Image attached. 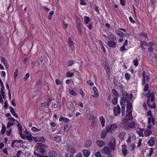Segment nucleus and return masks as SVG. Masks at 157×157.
I'll return each instance as SVG.
<instances>
[{
	"label": "nucleus",
	"mask_w": 157,
	"mask_h": 157,
	"mask_svg": "<svg viewBox=\"0 0 157 157\" xmlns=\"http://www.w3.org/2000/svg\"><path fill=\"white\" fill-rule=\"evenodd\" d=\"M155 92H154L151 93L150 90H149L148 91L146 95V96L147 97V104L151 108H155L156 105L155 102H153L152 105H151L150 103V100L151 102H153L155 100Z\"/></svg>",
	"instance_id": "obj_1"
},
{
	"label": "nucleus",
	"mask_w": 157,
	"mask_h": 157,
	"mask_svg": "<svg viewBox=\"0 0 157 157\" xmlns=\"http://www.w3.org/2000/svg\"><path fill=\"white\" fill-rule=\"evenodd\" d=\"M126 112H127V113L125 116V117L122 120V121L123 122V124H124L125 123L127 122L130 120L132 119V110H131L129 111L128 110H126Z\"/></svg>",
	"instance_id": "obj_2"
},
{
	"label": "nucleus",
	"mask_w": 157,
	"mask_h": 157,
	"mask_svg": "<svg viewBox=\"0 0 157 157\" xmlns=\"http://www.w3.org/2000/svg\"><path fill=\"white\" fill-rule=\"evenodd\" d=\"M113 110L115 116L117 117L121 113V108L119 105L113 108Z\"/></svg>",
	"instance_id": "obj_3"
},
{
	"label": "nucleus",
	"mask_w": 157,
	"mask_h": 157,
	"mask_svg": "<svg viewBox=\"0 0 157 157\" xmlns=\"http://www.w3.org/2000/svg\"><path fill=\"white\" fill-rule=\"evenodd\" d=\"M129 100L125 99V98L122 97L120 100V104L121 107V111H125V102L128 101Z\"/></svg>",
	"instance_id": "obj_4"
},
{
	"label": "nucleus",
	"mask_w": 157,
	"mask_h": 157,
	"mask_svg": "<svg viewBox=\"0 0 157 157\" xmlns=\"http://www.w3.org/2000/svg\"><path fill=\"white\" fill-rule=\"evenodd\" d=\"M116 141L114 138H112L110 140L109 144L111 150H114L115 148Z\"/></svg>",
	"instance_id": "obj_5"
},
{
	"label": "nucleus",
	"mask_w": 157,
	"mask_h": 157,
	"mask_svg": "<svg viewBox=\"0 0 157 157\" xmlns=\"http://www.w3.org/2000/svg\"><path fill=\"white\" fill-rule=\"evenodd\" d=\"M117 44V43L114 41L108 40L107 43V44L109 47L113 48L116 47Z\"/></svg>",
	"instance_id": "obj_6"
},
{
	"label": "nucleus",
	"mask_w": 157,
	"mask_h": 157,
	"mask_svg": "<svg viewBox=\"0 0 157 157\" xmlns=\"http://www.w3.org/2000/svg\"><path fill=\"white\" fill-rule=\"evenodd\" d=\"M67 107L70 110H71L74 108L73 103L71 101H68L66 103Z\"/></svg>",
	"instance_id": "obj_7"
},
{
	"label": "nucleus",
	"mask_w": 157,
	"mask_h": 157,
	"mask_svg": "<svg viewBox=\"0 0 157 157\" xmlns=\"http://www.w3.org/2000/svg\"><path fill=\"white\" fill-rule=\"evenodd\" d=\"M33 139L35 142L42 141L43 142H45V140L43 136L41 137H34L33 138Z\"/></svg>",
	"instance_id": "obj_8"
},
{
	"label": "nucleus",
	"mask_w": 157,
	"mask_h": 157,
	"mask_svg": "<svg viewBox=\"0 0 157 157\" xmlns=\"http://www.w3.org/2000/svg\"><path fill=\"white\" fill-rule=\"evenodd\" d=\"M111 149H109V147L107 146H105L103 148L102 151L106 154L109 155L111 154Z\"/></svg>",
	"instance_id": "obj_9"
},
{
	"label": "nucleus",
	"mask_w": 157,
	"mask_h": 157,
	"mask_svg": "<svg viewBox=\"0 0 157 157\" xmlns=\"http://www.w3.org/2000/svg\"><path fill=\"white\" fill-rule=\"evenodd\" d=\"M155 138L154 137L151 138L147 142V144L150 146H152L155 144Z\"/></svg>",
	"instance_id": "obj_10"
},
{
	"label": "nucleus",
	"mask_w": 157,
	"mask_h": 157,
	"mask_svg": "<svg viewBox=\"0 0 157 157\" xmlns=\"http://www.w3.org/2000/svg\"><path fill=\"white\" fill-rule=\"evenodd\" d=\"M149 58L153 62H155L156 60V58L155 53H152L149 54Z\"/></svg>",
	"instance_id": "obj_11"
},
{
	"label": "nucleus",
	"mask_w": 157,
	"mask_h": 157,
	"mask_svg": "<svg viewBox=\"0 0 157 157\" xmlns=\"http://www.w3.org/2000/svg\"><path fill=\"white\" fill-rule=\"evenodd\" d=\"M68 151L72 154H74L76 152L75 148L71 145L69 146L68 148Z\"/></svg>",
	"instance_id": "obj_12"
},
{
	"label": "nucleus",
	"mask_w": 157,
	"mask_h": 157,
	"mask_svg": "<svg viewBox=\"0 0 157 157\" xmlns=\"http://www.w3.org/2000/svg\"><path fill=\"white\" fill-rule=\"evenodd\" d=\"M48 155L51 157H56L57 155L56 152L53 150L49 151L48 153Z\"/></svg>",
	"instance_id": "obj_13"
},
{
	"label": "nucleus",
	"mask_w": 157,
	"mask_h": 157,
	"mask_svg": "<svg viewBox=\"0 0 157 157\" xmlns=\"http://www.w3.org/2000/svg\"><path fill=\"white\" fill-rule=\"evenodd\" d=\"M96 143L98 145L99 147L103 146L105 143L104 141L101 140H97Z\"/></svg>",
	"instance_id": "obj_14"
},
{
	"label": "nucleus",
	"mask_w": 157,
	"mask_h": 157,
	"mask_svg": "<svg viewBox=\"0 0 157 157\" xmlns=\"http://www.w3.org/2000/svg\"><path fill=\"white\" fill-rule=\"evenodd\" d=\"M82 152L83 155L85 157H88L90 154V151L87 150H83Z\"/></svg>",
	"instance_id": "obj_15"
},
{
	"label": "nucleus",
	"mask_w": 157,
	"mask_h": 157,
	"mask_svg": "<svg viewBox=\"0 0 157 157\" xmlns=\"http://www.w3.org/2000/svg\"><path fill=\"white\" fill-rule=\"evenodd\" d=\"M110 40L115 41L116 39V37L113 34H109L107 37Z\"/></svg>",
	"instance_id": "obj_16"
},
{
	"label": "nucleus",
	"mask_w": 157,
	"mask_h": 157,
	"mask_svg": "<svg viewBox=\"0 0 157 157\" xmlns=\"http://www.w3.org/2000/svg\"><path fill=\"white\" fill-rule=\"evenodd\" d=\"M10 109V112L12 113V115L15 117L16 118H18V115L15 112V110L14 108L11 106L9 107Z\"/></svg>",
	"instance_id": "obj_17"
},
{
	"label": "nucleus",
	"mask_w": 157,
	"mask_h": 157,
	"mask_svg": "<svg viewBox=\"0 0 157 157\" xmlns=\"http://www.w3.org/2000/svg\"><path fill=\"white\" fill-rule=\"evenodd\" d=\"M152 131L149 129H146L145 130L144 132V136H149L152 133Z\"/></svg>",
	"instance_id": "obj_18"
},
{
	"label": "nucleus",
	"mask_w": 157,
	"mask_h": 157,
	"mask_svg": "<svg viewBox=\"0 0 157 157\" xmlns=\"http://www.w3.org/2000/svg\"><path fill=\"white\" fill-rule=\"evenodd\" d=\"M146 72L145 71H144L142 73V85H144L145 84V77H146Z\"/></svg>",
	"instance_id": "obj_19"
},
{
	"label": "nucleus",
	"mask_w": 157,
	"mask_h": 157,
	"mask_svg": "<svg viewBox=\"0 0 157 157\" xmlns=\"http://www.w3.org/2000/svg\"><path fill=\"white\" fill-rule=\"evenodd\" d=\"M92 144V142L90 140H86L84 146L86 147H90Z\"/></svg>",
	"instance_id": "obj_20"
},
{
	"label": "nucleus",
	"mask_w": 157,
	"mask_h": 157,
	"mask_svg": "<svg viewBox=\"0 0 157 157\" xmlns=\"http://www.w3.org/2000/svg\"><path fill=\"white\" fill-rule=\"evenodd\" d=\"M127 102V110L128 109H131L132 108V105L131 102H129L130 101V100H129L128 101H126Z\"/></svg>",
	"instance_id": "obj_21"
},
{
	"label": "nucleus",
	"mask_w": 157,
	"mask_h": 157,
	"mask_svg": "<svg viewBox=\"0 0 157 157\" xmlns=\"http://www.w3.org/2000/svg\"><path fill=\"white\" fill-rule=\"evenodd\" d=\"M100 121L101 126L102 127H104L105 125V119L103 116H101L100 117Z\"/></svg>",
	"instance_id": "obj_22"
},
{
	"label": "nucleus",
	"mask_w": 157,
	"mask_h": 157,
	"mask_svg": "<svg viewBox=\"0 0 157 157\" xmlns=\"http://www.w3.org/2000/svg\"><path fill=\"white\" fill-rule=\"evenodd\" d=\"M93 89L94 92L95 93V94L93 96V97L94 98H97L99 95L98 94V90L97 89V88L95 86L93 87Z\"/></svg>",
	"instance_id": "obj_23"
},
{
	"label": "nucleus",
	"mask_w": 157,
	"mask_h": 157,
	"mask_svg": "<svg viewBox=\"0 0 157 157\" xmlns=\"http://www.w3.org/2000/svg\"><path fill=\"white\" fill-rule=\"evenodd\" d=\"M111 92L112 94H113L114 97L115 96L117 98L119 97V94L115 89H113L111 91Z\"/></svg>",
	"instance_id": "obj_24"
},
{
	"label": "nucleus",
	"mask_w": 157,
	"mask_h": 157,
	"mask_svg": "<svg viewBox=\"0 0 157 157\" xmlns=\"http://www.w3.org/2000/svg\"><path fill=\"white\" fill-rule=\"evenodd\" d=\"M104 68L106 70V72L107 75H109L110 74V70L109 65H107V66H105V67Z\"/></svg>",
	"instance_id": "obj_25"
},
{
	"label": "nucleus",
	"mask_w": 157,
	"mask_h": 157,
	"mask_svg": "<svg viewBox=\"0 0 157 157\" xmlns=\"http://www.w3.org/2000/svg\"><path fill=\"white\" fill-rule=\"evenodd\" d=\"M67 41L69 46H73L74 45V42L71 37H69Z\"/></svg>",
	"instance_id": "obj_26"
},
{
	"label": "nucleus",
	"mask_w": 157,
	"mask_h": 157,
	"mask_svg": "<svg viewBox=\"0 0 157 157\" xmlns=\"http://www.w3.org/2000/svg\"><path fill=\"white\" fill-rule=\"evenodd\" d=\"M34 137L32 135L29 133H28V135L26 136V139L28 140L29 142H31L32 140V138L33 139Z\"/></svg>",
	"instance_id": "obj_27"
},
{
	"label": "nucleus",
	"mask_w": 157,
	"mask_h": 157,
	"mask_svg": "<svg viewBox=\"0 0 157 157\" xmlns=\"http://www.w3.org/2000/svg\"><path fill=\"white\" fill-rule=\"evenodd\" d=\"M43 60V58L41 57H40L36 61V62L39 66H40Z\"/></svg>",
	"instance_id": "obj_28"
},
{
	"label": "nucleus",
	"mask_w": 157,
	"mask_h": 157,
	"mask_svg": "<svg viewBox=\"0 0 157 157\" xmlns=\"http://www.w3.org/2000/svg\"><path fill=\"white\" fill-rule=\"evenodd\" d=\"M128 126L130 128H134L135 125V122L133 121H132L130 122V123H128Z\"/></svg>",
	"instance_id": "obj_29"
},
{
	"label": "nucleus",
	"mask_w": 157,
	"mask_h": 157,
	"mask_svg": "<svg viewBox=\"0 0 157 157\" xmlns=\"http://www.w3.org/2000/svg\"><path fill=\"white\" fill-rule=\"evenodd\" d=\"M84 23L86 24H88L90 20V18L89 17H88L86 16H85L84 17Z\"/></svg>",
	"instance_id": "obj_30"
},
{
	"label": "nucleus",
	"mask_w": 157,
	"mask_h": 157,
	"mask_svg": "<svg viewBox=\"0 0 157 157\" xmlns=\"http://www.w3.org/2000/svg\"><path fill=\"white\" fill-rule=\"evenodd\" d=\"M38 144L37 147L38 148H47L48 147L47 146L44 144L41 143H38Z\"/></svg>",
	"instance_id": "obj_31"
},
{
	"label": "nucleus",
	"mask_w": 157,
	"mask_h": 157,
	"mask_svg": "<svg viewBox=\"0 0 157 157\" xmlns=\"http://www.w3.org/2000/svg\"><path fill=\"white\" fill-rule=\"evenodd\" d=\"M113 132L117 127V125L116 124L113 123L110 126Z\"/></svg>",
	"instance_id": "obj_32"
},
{
	"label": "nucleus",
	"mask_w": 157,
	"mask_h": 157,
	"mask_svg": "<svg viewBox=\"0 0 157 157\" xmlns=\"http://www.w3.org/2000/svg\"><path fill=\"white\" fill-rule=\"evenodd\" d=\"M107 133L106 131H103L101 133V138H105L106 137Z\"/></svg>",
	"instance_id": "obj_33"
},
{
	"label": "nucleus",
	"mask_w": 157,
	"mask_h": 157,
	"mask_svg": "<svg viewBox=\"0 0 157 157\" xmlns=\"http://www.w3.org/2000/svg\"><path fill=\"white\" fill-rule=\"evenodd\" d=\"M140 131L137 130L136 131V132L137 133V134L139 135V136L140 137H144V135L143 133V130L141 129H140Z\"/></svg>",
	"instance_id": "obj_34"
},
{
	"label": "nucleus",
	"mask_w": 157,
	"mask_h": 157,
	"mask_svg": "<svg viewBox=\"0 0 157 157\" xmlns=\"http://www.w3.org/2000/svg\"><path fill=\"white\" fill-rule=\"evenodd\" d=\"M105 129L106 130V132L107 133H109L110 132L112 133L113 132L110 126H106L105 127Z\"/></svg>",
	"instance_id": "obj_35"
},
{
	"label": "nucleus",
	"mask_w": 157,
	"mask_h": 157,
	"mask_svg": "<svg viewBox=\"0 0 157 157\" xmlns=\"http://www.w3.org/2000/svg\"><path fill=\"white\" fill-rule=\"evenodd\" d=\"M54 139L56 142H59L61 140L60 136H57L54 137Z\"/></svg>",
	"instance_id": "obj_36"
},
{
	"label": "nucleus",
	"mask_w": 157,
	"mask_h": 157,
	"mask_svg": "<svg viewBox=\"0 0 157 157\" xmlns=\"http://www.w3.org/2000/svg\"><path fill=\"white\" fill-rule=\"evenodd\" d=\"M74 75V73L70 72H68L66 73V75L67 77H73Z\"/></svg>",
	"instance_id": "obj_37"
},
{
	"label": "nucleus",
	"mask_w": 157,
	"mask_h": 157,
	"mask_svg": "<svg viewBox=\"0 0 157 157\" xmlns=\"http://www.w3.org/2000/svg\"><path fill=\"white\" fill-rule=\"evenodd\" d=\"M116 33L120 36L122 37L124 36V34L122 32L120 31L117 30H116Z\"/></svg>",
	"instance_id": "obj_38"
},
{
	"label": "nucleus",
	"mask_w": 157,
	"mask_h": 157,
	"mask_svg": "<svg viewBox=\"0 0 157 157\" xmlns=\"http://www.w3.org/2000/svg\"><path fill=\"white\" fill-rule=\"evenodd\" d=\"M112 102L114 105L116 104L117 103V98H113L112 100Z\"/></svg>",
	"instance_id": "obj_39"
},
{
	"label": "nucleus",
	"mask_w": 157,
	"mask_h": 157,
	"mask_svg": "<svg viewBox=\"0 0 157 157\" xmlns=\"http://www.w3.org/2000/svg\"><path fill=\"white\" fill-rule=\"evenodd\" d=\"M69 93L72 95L74 96H76L77 95V94L73 90H69Z\"/></svg>",
	"instance_id": "obj_40"
},
{
	"label": "nucleus",
	"mask_w": 157,
	"mask_h": 157,
	"mask_svg": "<svg viewBox=\"0 0 157 157\" xmlns=\"http://www.w3.org/2000/svg\"><path fill=\"white\" fill-rule=\"evenodd\" d=\"M139 35L141 37H144L145 38H147V34L145 32H143L139 34Z\"/></svg>",
	"instance_id": "obj_41"
},
{
	"label": "nucleus",
	"mask_w": 157,
	"mask_h": 157,
	"mask_svg": "<svg viewBox=\"0 0 157 157\" xmlns=\"http://www.w3.org/2000/svg\"><path fill=\"white\" fill-rule=\"evenodd\" d=\"M125 77L126 80H129L130 78L131 75L130 74L126 73L125 74Z\"/></svg>",
	"instance_id": "obj_42"
},
{
	"label": "nucleus",
	"mask_w": 157,
	"mask_h": 157,
	"mask_svg": "<svg viewBox=\"0 0 157 157\" xmlns=\"http://www.w3.org/2000/svg\"><path fill=\"white\" fill-rule=\"evenodd\" d=\"M0 58L1 59V62L2 63H3L4 65L6 66V65L7 64V63L6 62H5L4 58L3 56H1Z\"/></svg>",
	"instance_id": "obj_43"
},
{
	"label": "nucleus",
	"mask_w": 157,
	"mask_h": 157,
	"mask_svg": "<svg viewBox=\"0 0 157 157\" xmlns=\"http://www.w3.org/2000/svg\"><path fill=\"white\" fill-rule=\"evenodd\" d=\"M6 127L3 125L2 126V129L1 131V133L2 135H3L6 132Z\"/></svg>",
	"instance_id": "obj_44"
},
{
	"label": "nucleus",
	"mask_w": 157,
	"mask_h": 157,
	"mask_svg": "<svg viewBox=\"0 0 157 157\" xmlns=\"http://www.w3.org/2000/svg\"><path fill=\"white\" fill-rule=\"evenodd\" d=\"M33 132H37L40 130L41 129H39L35 127H33L31 128Z\"/></svg>",
	"instance_id": "obj_45"
},
{
	"label": "nucleus",
	"mask_w": 157,
	"mask_h": 157,
	"mask_svg": "<svg viewBox=\"0 0 157 157\" xmlns=\"http://www.w3.org/2000/svg\"><path fill=\"white\" fill-rule=\"evenodd\" d=\"M122 153L124 156H125L128 153V150L126 149L122 148Z\"/></svg>",
	"instance_id": "obj_46"
},
{
	"label": "nucleus",
	"mask_w": 157,
	"mask_h": 157,
	"mask_svg": "<svg viewBox=\"0 0 157 157\" xmlns=\"http://www.w3.org/2000/svg\"><path fill=\"white\" fill-rule=\"evenodd\" d=\"M39 149L40 152L42 154H44L45 152V150L44 148H38Z\"/></svg>",
	"instance_id": "obj_47"
},
{
	"label": "nucleus",
	"mask_w": 157,
	"mask_h": 157,
	"mask_svg": "<svg viewBox=\"0 0 157 157\" xmlns=\"http://www.w3.org/2000/svg\"><path fill=\"white\" fill-rule=\"evenodd\" d=\"M153 151L154 149L152 148H151L150 149L149 152V154H148V155L149 157H150L152 155L153 152Z\"/></svg>",
	"instance_id": "obj_48"
},
{
	"label": "nucleus",
	"mask_w": 157,
	"mask_h": 157,
	"mask_svg": "<svg viewBox=\"0 0 157 157\" xmlns=\"http://www.w3.org/2000/svg\"><path fill=\"white\" fill-rule=\"evenodd\" d=\"M30 74L29 73H27L26 74L24 78V81H26L29 76Z\"/></svg>",
	"instance_id": "obj_49"
},
{
	"label": "nucleus",
	"mask_w": 157,
	"mask_h": 157,
	"mask_svg": "<svg viewBox=\"0 0 157 157\" xmlns=\"http://www.w3.org/2000/svg\"><path fill=\"white\" fill-rule=\"evenodd\" d=\"M122 96H123V98H124L126 99H128L129 97V94H128L127 93H125L123 94V95H122Z\"/></svg>",
	"instance_id": "obj_50"
},
{
	"label": "nucleus",
	"mask_w": 157,
	"mask_h": 157,
	"mask_svg": "<svg viewBox=\"0 0 157 157\" xmlns=\"http://www.w3.org/2000/svg\"><path fill=\"white\" fill-rule=\"evenodd\" d=\"M68 124H66V125H65L64 128V131L65 132H67L69 130V128L68 127Z\"/></svg>",
	"instance_id": "obj_51"
},
{
	"label": "nucleus",
	"mask_w": 157,
	"mask_h": 157,
	"mask_svg": "<svg viewBox=\"0 0 157 157\" xmlns=\"http://www.w3.org/2000/svg\"><path fill=\"white\" fill-rule=\"evenodd\" d=\"M78 31V32L79 33V35L80 36H82V31L81 29V27L77 28Z\"/></svg>",
	"instance_id": "obj_52"
},
{
	"label": "nucleus",
	"mask_w": 157,
	"mask_h": 157,
	"mask_svg": "<svg viewBox=\"0 0 157 157\" xmlns=\"http://www.w3.org/2000/svg\"><path fill=\"white\" fill-rule=\"evenodd\" d=\"M14 123L13 122H11L10 121H8L7 124V128H9L10 127L12 126Z\"/></svg>",
	"instance_id": "obj_53"
},
{
	"label": "nucleus",
	"mask_w": 157,
	"mask_h": 157,
	"mask_svg": "<svg viewBox=\"0 0 157 157\" xmlns=\"http://www.w3.org/2000/svg\"><path fill=\"white\" fill-rule=\"evenodd\" d=\"M74 63V61L70 60L68 61V63H67V65L68 67H69L70 66H71Z\"/></svg>",
	"instance_id": "obj_54"
},
{
	"label": "nucleus",
	"mask_w": 157,
	"mask_h": 157,
	"mask_svg": "<svg viewBox=\"0 0 157 157\" xmlns=\"http://www.w3.org/2000/svg\"><path fill=\"white\" fill-rule=\"evenodd\" d=\"M149 86L147 83H146L145 84L144 89V91H146L149 88Z\"/></svg>",
	"instance_id": "obj_55"
},
{
	"label": "nucleus",
	"mask_w": 157,
	"mask_h": 157,
	"mask_svg": "<svg viewBox=\"0 0 157 157\" xmlns=\"http://www.w3.org/2000/svg\"><path fill=\"white\" fill-rule=\"evenodd\" d=\"M147 50L148 51L150 52V54H151L152 53H154L153 52V48L152 47H150L148 48Z\"/></svg>",
	"instance_id": "obj_56"
},
{
	"label": "nucleus",
	"mask_w": 157,
	"mask_h": 157,
	"mask_svg": "<svg viewBox=\"0 0 157 157\" xmlns=\"http://www.w3.org/2000/svg\"><path fill=\"white\" fill-rule=\"evenodd\" d=\"M34 154L36 155V156L39 157H45V155H40L39 154H38L35 151L34 152Z\"/></svg>",
	"instance_id": "obj_57"
},
{
	"label": "nucleus",
	"mask_w": 157,
	"mask_h": 157,
	"mask_svg": "<svg viewBox=\"0 0 157 157\" xmlns=\"http://www.w3.org/2000/svg\"><path fill=\"white\" fill-rule=\"evenodd\" d=\"M19 134L21 138L23 140H25V138H26V136H25L22 133V132L21 131L19 132Z\"/></svg>",
	"instance_id": "obj_58"
},
{
	"label": "nucleus",
	"mask_w": 157,
	"mask_h": 157,
	"mask_svg": "<svg viewBox=\"0 0 157 157\" xmlns=\"http://www.w3.org/2000/svg\"><path fill=\"white\" fill-rule=\"evenodd\" d=\"M11 132L12 129L11 128H10L6 131V133L7 135L8 136H10L11 134Z\"/></svg>",
	"instance_id": "obj_59"
},
{
	"label": "nucleus",
	"mask_w": 157,
	"mask_h": 157,
	"mask_svg": "<svg viewBox=\"0 0 157 157\" xmlns=\"http://www.w3.org/2000/svg\"><path fill=\"white\" fill-rule=\"evenodd\" d=\"M66 102V100L64 97H63L62 99V103L63 107L65 106V104Z\"/></svg>",
	"instance_id": "obj_60"
},
{
	"label": "nucleus",
	"mask_w": 157,
	"mask_h": 157,
	"mask_svg": "<svg viewBox=\"0 0 157 157\" xmlns=\"http://www.w3.org/2000/svg\"><path fill=\"white\" fill-rule=\"evenodd\" d=\"M155 45L154 42H149V43H147V46H149L150 47H152V46Z\"/></svg>",
	"instance_id": "obj_61"
},
{
	"label": "nucleus",
	"mask_w": 157,
	"mask_h": 157,
	"mask_svg": "<svg viewBox=\"0 0 157 157\" xmlns=\"http://www.w3.org/2000/svg\"><path fill=\"white\" fill-rule=\"evenodd\" d=\"M79 93V94L82 95V98H83L84 97V93L82 89H80Z\"/></svg>",
	"instance_id": "obj_62"
},
{
	"label": "nucleus",
	"mask_w": 157,
	"mask_h": 157,
	"mask_svg": "<svg viewBox=\"0 0 157 157\" xmlns=\"http://www.w3.org/2000/svg\"><path fill=\"white\" fill-rule=\"evenodd\" d=\"M96 157H101L100 152L99 151H97L95 153V154Z\"/></svg>",
	"instance_id": "obj_63"
},
{
	"label": "nucleus",
	"mask_w": 157,
	"mask_h": 157,
	"mask_svg": "<svg viewBox=\"0 0 157 157\" xmlns=\"http://www.w3.org/2000/svg\"><path fill=\"white\" fill-rule=\"evenodd\" d=\"M133 62L134 63V65L135 66H138V60L137 59H136V60H134L133 61Z\"/></svg>",
	"instance_id": "obj_64"
}]
</instances>
